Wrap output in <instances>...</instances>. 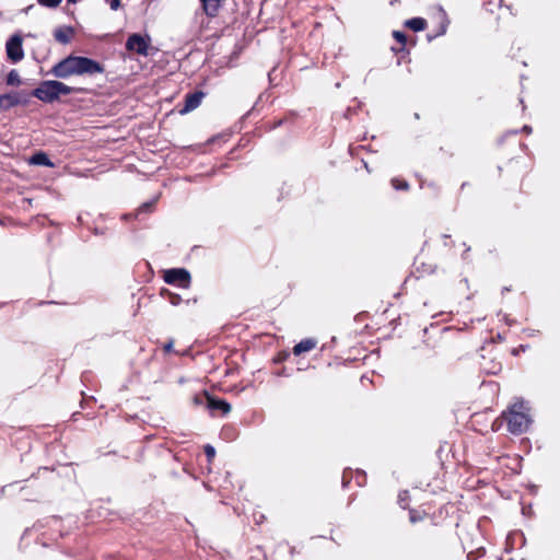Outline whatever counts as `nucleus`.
Segmentation results:
<instances>
[{
    "label": "nucleus",
    "mask_w": 560,
    "mask_h": 560,
    "mask_svg": "<svg viewBox=\"0 0 560 560\" xmlns=\"http://www.w3.org/2000/svg\"><path fill=\"white\" fill-rule=\"evenodd\" d=\"M105 67L89 57L69 55L58 61L51 69L50 73L60 79H68L70 77H95L103 74Z\"/></svg>",
    "instance_id": "obj_1"
},
{
    "label": "nucleus",
    "mask_w": 560,
    "mask_h": 560,
    "mask_svg": "<svg viewBox=\"0 0 560 560\" xmlns=\"http://www.w3.org/2000/svg\"><path fill=\"white\" fill-rule=\"evenodd\" d=\"M503 423L506 424L508 432L514 435H521L528 430L532 419L523 402H518L511 406L494 420L492 430L498 431Z\"/></svg>",
    "instance_id": "obj_2"
},
{
    "label": "nucleus",
    "mask_w": 560,
    "mask_h": 560,
    "mask_svg": "<svg viewBox=\"0 0 560 560\" xmlns=\"http://www.w3.org/2000/svg\"><path fill=\"white\" fill-rule=\"evenodd\" d=\"M89 90L81 86H69L61 81L47 80L39 83L33 91V96L44 103H54L59 100L60 95H69L73 93H88Z\"/></svg>",
    "instance_id": "obj_3"
},
{
    "label": "nucleus",
    "mask_w": 560,
    "mask_h": 560,
    "mask_svg": "<svg viewBox=\"0 0 560 560\" xmlns=\"http://www.w3.org/2000/svg\"><path fill=\"white\" fill-rule=\"evenodd\" d=\"M163 280L167 284L177 285L183 289H188L191 283V276L185 268L167 269L163 273Z\"/></svg>",
    "instance_id": "obj_4"
},
{
    "label": "nucleus",
    "mask_w": 560,
    "mask_h": 560,
    "mask_svg": "<svg viewBox=\"0 0 560 560\" xmlns=\"http://www.w3.org/2000/svg\"><path fill=\"white\" fill-rule=\"evenodd\" d=\"M22 43L23 39L20 35H13L7 42V56L14 63L21 61L24 58Z\"/></svg>",
    "instance_id": "obj_5"
},
{
    "label": "nucleus",
    "mask_w": 560,
    "mask_h": 560,
    "mask_svg": "<svg viewBox=\"0 0 560 560\" xmlns=\"http://www.w3.org/2000/svg\"><path fill=\"white\" fill-rule=\"evenodd\" d=\"M42 483L37 478H34L27 480V482L21 488L20 492L25 501L38 502L42 497Z\"/></svg>",
    "instance_id": "obj_6"
},
{
    "label": "nucleus",
    "mask_w": 560,
    "mask_h": 560,
    "mask_svg": "<svg viewBox=\"0 0 560 560\" xmlns=\"http://www.w3.org/2000/svg\"><path fill=\"white\" fill-rule=\"evenodd\" d=\"M126 49L142 56H147L149 49V39H145L143 36L137 33L131 34L126 42Z\"/></svg>",
    "instance_id": "obj_7"
},
{
    "label": "nucleus",
    "mask_w": 560,
    "mask_h": 560,
    "mask_svg": "<svg viewBox=\"0 0 560 560\" xmlns=\"http://www.w3.org/2000/svg\"><path fill=\"white\" fill-rule=\"evenodd\" d=\"M500 177L508 182L512 176L515 180L520 179L523 176V167L520 161L511 160L503 167H499Z\"/></svg>",
    "instance_id": "obj_8"
},
{
    "label": "nucleus",
    "mask_w": 560,
    "mask_h": 560,
    "mask_svg": "<svg viewBox=\"0 0 560 560\" xmlns=\"http://www.w3.org/2000/svg\"><path fill=\"white\" fill-rule=\"evenodd\" d=\"M203 395L207 400V407L211 411L219 410L223 416L231 411V405L226 400L211 396L207 390L203 392Z\"/></svg>",
    "instance_id": "obj_9"
},
{
    "label": "nucleus",
    "mask_w": 560,
    "mask_h": 560,
    "mask_svg": "<svg viewBox=\"0 0 560 560\" xmlns=\"http://www.w3.org/2000/svg\"><path fill=\"white\" fill-rule=\"evenodd\" d=\"M203 96H205V93L202 91H196V92L186 94L185 101H184V107L179 110V113L186 114V113H189V112L196 109L200 105Z\"/></svg>",
    "instance_id": "obj_10"
},
{
    "label": "nucleus",
    "mask_w": 560,
    "mask_h": 560,
    "mask_svg": "<svg viewBox=\"0 0 560 560\" xmlns=\"http://www.w3.org/2000/svg\"><path fill=\"white\" fill-rule=\"evenodd\" d=\"M75 34L72 26H59L54 31V38L56 42L62 45L71 43Z\"/></svg>",
    "instance_id": "obj_11"
},
{
    "label": "nucleus",
    "mask_w": 560,
    "mask_h": 560,
    "mask_svg": "<svg viewBox=\"0 0 560 560\" xmlns=\"http://www.w3.org/2000/svg\"><path fill=\"white\" fill-rule=\"evenodd\" d=\"M201 2L203 13L209 18L218 15L222 3L225 0H199Z\"/></svg>",
    "instance_id": "obj_12"
},
{
    "label": "nucleus",
    "mask_w": 560,
    "mask_h": 560,
    "mask_svg": "<svg viewBox=\"0 0 560 560\" xmlns=\"http://www.w3.org/2000/svg\"><path fill=\"white\" fill-rule=\"evenodd\" d=\"M20 104V96L16 92L0 95V112L9 110Z\"/></svg>",
    "instance_id": "obj_13"
},
{
    "label": "nucleus",
    "mask_w": 560,
    "mask_h": 560,
    "mask_svg": "<svg viewBox=\"0 0 560 560\" xmlns=\"http://www.w3.org/2000/svg\"><path fill=\"white\" fill-rule=\"evenodd\" d=\"M317 346V340L314 339V338H305L303 340H301L300 342H298L293 349H292V353L294 355H301L302 353L304 352H310L312 350H314Z\"/></svg>",
    "instance_id": "obj_14"
},
{
    "label": "nucleus",
    "mask_w": 560,
    "mask_h": 560,
    "mask_svg": "<svg viewBox=\"0 0 560 560\" xmlns=\"http://www.w3.org/2000/svg\"><path fill=\"white\" fill-rule=\"evenodd\" d=\"M405 26L413 32H421L425 30L427 21L423 18H412L405 22Z\"/></svg>",
    "instance_id": "obj_15"
},
{
    "label": "nucleus",
    "mask_w": 560,
    "mask_h": 560,
    "mask_svg": "<svg viewBox=\"0 0 560 560\" xmlns=\"http://www.w3.org/2000/svg\"><path fill=\"white\" fill-rule=\"evenodd\" d=\"M429 517V513L424 510L411 509L409 510V521L415 524L422 522Z\"/></svg>",
    "instance_id": "obj_16"
},
{
    "label": "nucleus",
    "mask_w": 560,
    "mask_h": 560,
    "mask_svg": "<svg viewBox=\"0 0 560 560\" xmlns=\"http://www.w3.org/2000/svg\"><path fill=\"white\" fill-rule=\"evenodd\" d=\"M31 162L35 165H43V166H52L51 161L49 160L48 155L44 152L35 153L31 158Z\"/></svg>",
    "instance_id": "obj_17"
},
{
    "label": "nucleus",
    "mask_w": 560,
    "mask_h": 560,
    "mask_svg": "<svg viewBox=\"0 0 560 560\" xmlns=\"http://www.w3.org/2000/svg\"><path fill=\"white\" fill-rule=\"evenodd\" d=\"M161 296L166 299L172 305H179L182 298L179 294L170 291L168 289H161Z\"/></svg>",
    "instance_id": "obj_18"
},
{
    "label": "nucleus",
    "mask_w": 560,
    "mask_h": 560,
    "mask_svg": "<svg viewBox=\"0 0 560 560\" xmlns=\"http://www.w3.org/2000/svg\"><path fill=\"white\" fill-rule=\"evenodd\" d=\"M390 184L396 190L408 191L410 189L409 183L402 177H393Z\"/></svg>",
    "instance_id": "obj_19"
},
{
    "label": "nucleus",
    "mask_w": 560,
    "mask_h": 560,
    "mask_svg": "<svg viewBox=\"0 0 560 560\" xmlns=\"http://www.w3.org/2000/svg\"><path fill=\"white\" fill-rule=\"evenodd\" d=\"M5 82L11 86H19L22 83L18 71L14 69L8 73Z\"/></svg>",
    "instance_id": "obj_20"
},
{
    "label": "nucleus",
    "mask_w": 560,
    "mask_h": 560,
    "mask_svg": "<svg viewBox=\"0 0 560 560\" xmlns=\"http://www.w3.org/2000/svg\"><path fill=\"white\" fill-rule=\"evenodd\" d=\"M393 37L396 39V42L400 45L398 50H404L405 49V46H406V43H407V36L405 33L400 32V31H394L393 32Z\"/></svg>",
    "instance_id": "obj_21"
},
{
    "label": "nucleus",
    "mask_w": 560,
    "mask_h": 560,
    "mask_svg": "<svg viewBox=\"0 0 560 560\" xmlns=\"http://www.w3.org/2000/svg\"><path fill=\"white\" fill-rule=\"evenodd\" d=\"M291 353L287 350L279 351L272 359V362L276 364L283 363L290 358Z\"/></svg>",
    "instance_id": "obj_22"
},
{
    "label": "nucleus",
    "mask_w": 560,
    "mask_h": 560,
    "mask_svg": "<svg viewBox=\"0 0 560 560\" xmlns=\"http://www.w3.org/2000/svg\"><path fill=\"white\" fill-rule=\"evenodd\" d=\"M37 1L43 7L56 8L61 3L62 0H37Z\"/></svg>",
    "instance_id": "obj_23"
},
{
    "label": "nucleus",
    "mask_w": 560,
    "mask_h": 560,
    "mask_svg": "<svg viewBox=\"0 0 560 560\" xmlns=\"http://www.w3.org/2000/svg\"><path fill=\"white\" fill-rule=\"evenodd\" d=\"M205 454L208 457L209 460H211L215 456V450L210 444H207L205 447Z\"/></svg>",
    "instance_id": "obj_24"
},
{
    "label": "nucleus",
    "mask_w": 560,
    "mask_h": 560,
    "mask_svg": "<svg viewBox=\"0 0 560 560\" xmlns=\"http://www.w3.org/2000/svg\"><path fill=\"white\" fill-rule=\"evenodd\" d=\"M173 346H174V341H173V340L167 341V342L163 346V351H164L165 353H171V352H173Z\"/></svg>",
    "instance_id": "obj_25"
},
{
    "label": "nucleus",
    "mask_w": 560,
    "mask_h": 560,
    "mask_svg": "<svg viewBox=\"0 0 560 560\" xmlns=\"http://www.w3.org/2000/svg\"><path fill=\"white\" fill-rule=\"evenodd\" d=\"M203 398H205L203 393H202V394H199V395H195V396H194V402H195L196 405H202V404H203Z\"/></svg>",
    "instance_id": "obj_26"
},
{
    "label": "nucleus",
    "mask_w": 560,
    "mask_h": 560,
    "mask_svg": "<svg viewBox=\"0 0 560 560\" xmlns=\"http://www.w3.org/2000/svg\"><path fill=\"white\" fill-rule=\"evenodd\" d=\"M120 1L121 0H110L109 7L112 10H118L120 8Z\"/></svg>",
    "instance_id": "obj_27"
},
{
    "label": "nucleus",
    "mask_w": 560,
    "mask_h": 560,
    "mask_svg": "<svg viewBox=\"0 0 560 560\" xmlns=\"http://www.w3.org/2000/svg\"><path fill=\"white\" fill-rule=\"evenodd\" d=\"M520 350L524 351V346H521L520 348L512 349V354L517 355L520 353Z\"/></svg>",
    "instance_id": "obj_28"
},
{
    "label": "nucleus",
    "mask_w": 560,
    "mask_h": 560,
    "mask_svg": "<svg viewBox=\"0 0 560 560\" xmlns=\"http://www.w3.org/2000/svg\"><path fill=\"white\" fill-rule=\"evenodd\" d=\"M490 3H493L495 7L500 8L503 3V0H490Z\"/></svg>",
    "instance_id": "obj_29"
},
{
    "label": "nucleus",
    "mask_w": 560,
    "mask_h": 560,
    "mask_svg": "<svg viewBox=\"0 0 560 560\" xmlns=\"http://www.w3.org/2000/svg\"><path fill=\"white\" fill-rule=\"evenodd\" d=\"M276 375L278 376H284L285 375V369L282 368L280 371L276 372Z\"/></svg>",
    "instance_id": "obj_30"
},
{
    "label": "nucleus",
    "mask_w": 560,
    "mask_h": 560,
    "mask_svg": "<svg viewBox=\"0 0 560 560\" xmlns=\"http://www.w3.org/2000/svg\"><path fill=\"white\" fill-rule=\"evenodd\" d=\"M445 31H446V26L442 25L440 32L438 34H435V36L443 35L445 33Z\"/></svg>",
    "instance_id": "obj_31"
},
{
    "label": "nucleus",
    "mask_w": 560,
    "mask_h": 560,
    "mask_svg": "<svg viewBox=\"0 0 560 560\" xmlns=\"http://www.w3.org/2000/svg\"><path fill=\"white\" fill-rule=\"evenodd\" d=\"M523 130H524V132H526V133H530V132H532V127H529V126H524V127H523Z\"/></svg>",
    "instance_id": "obj_32"
},
{
    "label": "nucleus",
    "mask_w": 560,
    "mask_h": 560,
    "mask_svg": "<svg viewBox=\"0 0 560 560\" xmlns=\"http://www.w3.org/2000/svg\"><path fill=\"white\" fill-rule=\"evenodd\" d=\"M397 3H399V0H389V4L393 7Z\"/></svg>",
    "instance_id": "obj_33"
},
{
    "label": "nucleus",
    "mask_w": 560,
    "mask_h": 560,
    "mask_svg": "<svg viewBox=\"0 0 560 560\" xmlns=\"http://www.w3.org/2000/svg\"><path fill=\"white\" fill-rule=\"evenodd\" d=\"M342 481H343V485H346V482H347V472L346 471L342 475Z\"/></svg>",
    "instance_id": "obj_34"
},
{
    "label": "nucleus",
    "mask_w": 560,
    "mask_h": 560,
    "mask_svg": "<svg viewBox=\"0 0 560 560\" xmlns=\"http://www.w3.org/2000/svg\"><path fill=\"white\" fill-rule=\"evenodd\" d=\"M470 184L469 183H463L462 184V189H464L466 186H469Z\"/></svg>",
    "instance_id": "obj_35"
},
{
    "label": "nucleus",
    "mask_w": 560,
    "mask_h": 560,
    "mask_svg": "<svg viewBox=\"0 0 560 560\" xmlns=\"http://www.w3.org/2000/svg\"><path fill=\"white\" fill-rule=\"evenodd\" d=\"M489 372H490V373H492V374H495V373H497V370L493 368V369H491Z\"/></svg>",
    "instance_id": "obj_36"
},
{
    "label": "nucleus",
    "mask_w": 560,
    "mask_h": 560,
    "mask_svg": "<svg viewBox=\"0 0 560 560\" xmlns=\"http://www.w3.org/2000/svg\"><path fill=\"white\" fill-rule=\"evenodd\" d=\"M75 1H77V0H68V2H73V3H74Z\"/></svg>",
    "instance_id": "obj_37"
}]
</instances>
